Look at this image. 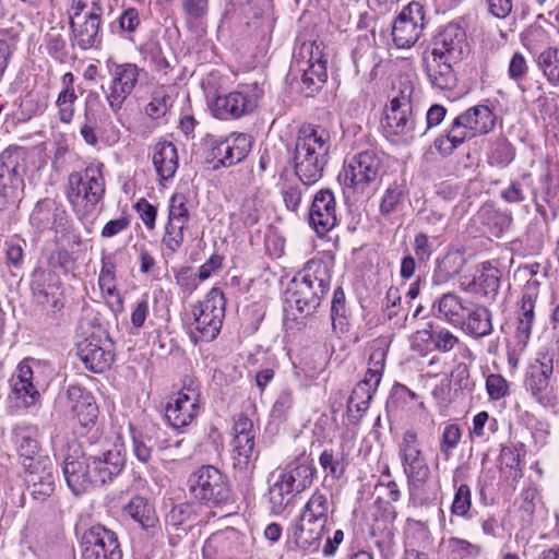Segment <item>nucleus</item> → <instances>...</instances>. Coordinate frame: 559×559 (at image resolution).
Returning <instances> with one entry per match:
<instances>
[{
	"instance_id": "f257e3e1",
	"label": "nucleus",
	"mask_w": 559,
	"mask_h": 559,
	"mask_svg": "<svg viewBox=\"0 0 559 559\" xmlns=\"http://www.w3.org/2000/svg\"><path fill=\"white\" fill-rule=\"evenodd\" d=\"M331 135L322 127L307 124L299 129L293 154L295 175L305 186H311L323 176L329 162Z\"/></svg>"
},
{
	"instance_id": "f03ea898",
	"label": "nucleus",
	"mask_w": 559,
	"mask_h": 559,
	"mask_svg": "<svg viewBox=\"0 0 559 559\" xmlns=\"http://www.w3.org/2000/svg\"><path fill=\"white\" fill-rule=\"evenodd\" d=\"M331 284V272L322 260H310L290 281L286 304L300 314L309 316L320 306Z\"/></svg>"
},
{
	"instance_id": "7ed1b4c3",
	"label": "nucleus",
	"mask_w": 559,
	"mask_h": 559,
	"mask_svg": "<svg viewBox=\"0 0 559 559\" xmlns=\"http://www.w3.org/2000/svg\"><path fill=\"white\" fill-rule=\"evenodd\" d=\"M496 117L488 106L477 105L456 116L444 134L433 141L436 151L449 156L465 141L490 132Z\"/></svg>"
},
{
	"instance_id": "20e7f679",
	"label": "nucleus",
	"mask_w": 559,
	"mask_h": 559,
	"mask_svg": "<svg viewBox=\"0 0 559 559\" xmlns=\"http://www.w3.org/2000/svg\"><path fill=\"white\" fill-rule=\"evenodd\" d=\"M103 167L100 163L91 164L83 173L73 171L68 177L67 199L80 218L91 214L104 198Z\"/></svg>"
},
{
	"instance_id": "39448f33",
	"label": "nucleus",
	"mask_w": 559,
	"mask_h": 559,
	"mask_svg": "<svg viewBox=\"0 0 559 559\" xmlns=\"http://www.w3.org/2000/svg\"><path fill=\"white\" fill-rule=\"evenodd\" d=\"M104 9L100 0H73L70 9V28L73 45L82 50L98 48L102 44L100 25Z\"/></svg>"
},
{
	"instance_id": "423d86ee",
	"label": "nucleus",
	"mask_w": 559,
	"mask_h": 559,
	"mask_svg": "<svg viewBox=\"0 0 559 559\" xmlns=\"http://www.w3.org/2000/svg\"><path fill=\"white\" fill-rule=\"evenodd\" d=\"M225 310L226 299L223 290L213 287L202 301L192 307L191 341L198 344L215 340L222 330Z\"/></svg>"
},
{
	"instance_id": "0eeeda50",
	"label": "nucleus",
	"mask_w": 559,
	"mask_h": 559,
	"mask_svg": "<svg viewBox=\"0 0 559 559\" xmlns=\"http://www.w3.org/2000/svg\"><path fill=\"white\" fill-rule=\"evenodd\" d=\"M191 496L207 507L225 504L230 499V485L226 475L213 465H203L188 479Z\"/></svg>"
},
{
	"instance_id": "6e6552de",
	"label": "nucleus",
	"mask_w": 559,
	"mask_h": 559,
	"mask_svg": "<svg viewBox=\"0 0 559 559\" xmlns=\"http://www.w3.org/2000/svg\"><path fill=\"white\" fill-rule=\"evenodd\" d=\"M263 94V87L258 82L241 84L234 92L217 95L210 108L217 119H239L255 111Z\"/></svg>"
},
{
	"instance_id": "1a4fd4ad",
	"label": "nucleus",
	"mask_w": 559,
	"mask_h": 559,
	"mask_svg": "<svg viewBox=\"0 0 559 559\" xmlns=\"http://www.w3.org/2000/svg\"><path fill=\"white\" fill-rule=\"evenodd\" d=\"M253 546L249 532L226 527L210 535L202 548L203 559H248Z\"/></svg>"
},
{
	"instance_id": "9d476101",
	"label": "nucleus",
	"mask_w": 559,
	"mask_h": 559,
	"mask_svg": "<svg viewBox=\"0 0 559 559\" xmlns=\"http://www.w3.org/2000/svg\"><path fill=\"white\" fill-rule=\"evenodd\" d=\"M78 356L85 368L94 373L108 370L115 360V346L106 330L94 326L76 343Z\"/></svg>"
},
{
	"instance_id": "9b49d317",
	"label": "nucleus",
	"mask_w": 559,
	"mask_h": 559,
	"mask_svg": "<svg viewBox=\"0 0 559 559\" xmlns=\"http://www.w3.org/2000/svg\"><path fill=\"white\" fill-rule=\"evenodd\" d=\"M382 173V159L373 150L354 155L343 168V183L356 192L365 193L376 185Z\"/></svg>"
},
{
	"instance_id": "f8f14e48",
	"label": "nucleus",
	"mask_w": 559,
	"mask_h": 559,
	"mask_svg": "<svg viewBox=\"0 0 559 559\" xmlns=\"http://www.w3.org/2000/svg\"><path fill=\"white\" fill-rule=\"evenodd\" d=\"M110 81L107 87L100 86L109 108L117 114L123 106L126 99L133 92L140 74V69L133 63H112L108 67Z\"/></svg>"
},
{
	"instance_id": "ddd939ff",
	"label": "nucleus",
	"mask_w": 559,
	"mask_h": 559,
	"mask_svg": "<svg viewBox=\"0 0 559 559\" xmlns=\"http://www.w3.org/2000/svg\"><path fill=\"white\" fill-rule=\"evenodd\" d=\"M399 453L409 484L415 487L423 486L430 476V467L423 454L416 431L406 430L403 433Z\"/></svg>"
},
{
	"instance_id": "4468645a",
	"label": "nucleus",
	"mask_w": 559,
	"mask_h": 559,
	"mask_svg": "<svg viewBox=\"0 0 559 559\" xmlns=\"http://www.w3.org/2000/svg\"><path fill=\"white\" fill-rule=\"evenodd\" d=\"M426 25L425 10L419 2L408 3L395 19L392 27L397 48H411L420 38Z\"/></svg>"
},
{
	"instance_id": "2eb2a0df",
	"label": "nucleus",
	"mask_w": 559,
	"mask_h": 559,
	"mask_svg": "<svg viewBox=\"0 0 559 559\" xmlns=\"http://www.w3.org/2000/svg\"><path fill=\"white\" fill-rule=\"evenodd\" d=\"M82 559H122L115 532L97 524L82 536Z\"/></svg>"
},
{
	"instance_id": "dca6fc26",
	"label": "nucleus",
	"mask_w": 559,
	"mask_h": 559,
	"mask_svg": "<svg viewBox=\"0 0 559 559\" xmlns=\"http://www.w3.org/2000/svg\"><path fill=\"white\" fill-rule=\"evenodd\" d=\"M468 53V43L463 27L455 23L443 26L431 40L430 55L448 61H461Z\"/></svg>"
},
{
	"instance_id": "f3484780",
	"label": "nucleus",
	"mask_w": 559,
	"mask_h": 559,
	"mask_svg": "<svg viewBox=\"0 0 559 559\" xmlns=\"http://www.w3.org/2000/svg\"><path fill=\"white\" fill-rule=\"evenodd\" d=\"M418 112L414 109L386 107L384 110L383 129L391 141L409 143L420 134Z\"/></svg>"
},
{
	"instance_id": "a211bd4d",
	"label": "nucleus",
	"mask_w": 559,
	"mask_h": 559,
	"mask_svg": "<svg viewBox=\"0 0 559 559\" xmlns=\"http://www.w3.org/2000/svg\"><path fill=\"white\" fill-rule=\"evenodd\" d=\"M251 151V139L246 133H231L211 148L210 156L216 163L214 170L241 163Z\"/></svg>"
},
{
	"instance_id": "6ab92c4d",
	"label": "nucleus",
	"mask_w": 559,
	"mask_h": 559,
	"mask_svg": "<svg viewBox=\"0 0 559 559\" xmlns=\"http://www.w3.org/2000/svg\"><path fill=\"white\" fill-rule=\"evenodd\" d=\"M62 471L68 487L75 496L83 495L98 486L85 453L68 454L63 461Z\"/></svg>"
},
{
	"instance_id": "aec40b11",
	"label": "nucleus",
	"mask_w": 559,
	"mask_h": 559,
	"mask_svg": "<svg viewBox=\"0 0 559 559\" xmlns=\"http://www.w3.org/2000/svg\"><path fill=\"white\" fill-rule=\"evenodd\" d=\"M338 222L336 201L330 189L319 190L309 211V223L319 236H324Z\"/></svg>"
},
{
	"instance_id": "412c9836",
	"label": "nucleus",
	"mask_w": 559,
	"mask_h": 559,
	"mask_svg": "<svg viewBox=\"0 0 559 559\" xmlns=\"http://www.w3.org/2000/svg\"><path fill=\"white\" fill-rule=\"evenodd\" d=\"M26 148L10 145L0 154V193L8 198L9 190L22 181L25 173Z\"/></svg>"
},
{
	"instance_id": "4be33fe9",
	"label": "nucleus",
	"mask_w": 559,
	"mask_h": 559,
	"mask_svg": "<svg viewBox=\"0 0 559 559\" xmlns=\"http://www.w3.org/2000/svg\"><path fill=\"white\" fill-rule=\"evenodd\" d=\"M97 485H104L117 477L124 467L126 459L120 449L114 448L99 454L87 455Z\"/></svg>"
},
{
	"instance_id": "5701e85b",
	"label": "nucleus",
	"mask_w": 559,
	"mask_h": 559,
	"mask_svg": "<svg viewBox=\"0 0 559 559\" xmlns=\"http://www.w3.org/2000/svg\"><path fill=\"white\" fill-rule=\"evenodd\" d=\"M66 395L71 411L75 414L82 426L95 423L98 407L88 391L81 385L72 384L68 386Z\"/></svg>"
},
{
	"instance_id": "b1692460",
	"label": "nucleus",
	"mask_w": 559,
	"mask_h": 559,
	"mask_svg": "<svg viewBox=\"0 0 559 559\" xmlns=\"http://www.w3.org/2000/svg\"><path fill=\"white\" fill-rule=\"evenodd\" d=\"M426 73L432 87L451 91L456 86L457 78L453 69L455 61H448L430 55L426 58Z\"/></svg>"
},
{
	"instance_id": "393cba45",
	"label": "nucleus",
	"mask_w": 559,
	"mask_h": 559,
	"mask_svg": "<svg viewBox=\"0 0 559 559\" xmlns=\"http://www.w3.org/2000/svg\"><path fill=\"white\" fill-rule=\"evenodd\" d=\"M167 448V440L162 438L159 429L132 430V452L140 462L148 463L155 450L163 451Z\"/></svg>"
},
{
	"instance_id": "a878e982",
	"label": "nucleus",
	"mask_w": 559,
	"mask_h": 559,
	"mask_svg": "<svg viewBox=\"0 0 559 559\" xmlns=\"http://www.w3.org/2000/svg\"><path fill=\"white\" fill-rule=\"evenodd\" d=\"M33 374L31 360L24 359L19 364L16 373L11 380L12 392L25 406L33 405L39 399V392L33 383Z\"/></svg>"
},
{
	"instance_id": "bb28decb",
	"label": "nucleus",
	"mask_w": 559,
	"mask_h": 559,
	"mask_svg": "<svg viewBox=\"0 0 559 559\" xmlns=\"http://www.w3.org/2000/svg\"><path fill=\"white\" fill-rule=\"evenodd\" d=\"M325 525L326 524L317 520H310L300 514L292 527V536L295 545L302 550L317 547L321 540Z\"/></svg>"
},
{
	"instance_id": "cd10ccee",
	"label": "nucleus",
	"mask_w": 559,
	"mask_h": 559,
	"mask_svg": "<svg viewBox=\"0 0 559 559\" xmlns=\"http://www.w3.org/2000/svg\"><path fill=\"white\" fill-rule=\"evenodd\" d=\"M478 273L476 280L469 282L465 287L464 283L461 286L465 290L478 294L486 299H493L499 290L500 271L486 261L480 264Z\"/></svg>"
},
{
	"instance_id": "c85d7f7f",
	"label": "nucleus",
	"mask_w": 559,
	"mask_h": 559,
	"mask_svg": "<svg viewBox=\"0 0 559 559\" xmlns=\"http://www.w3.org/2000/svg\"><path fill=\"white\" fill-rule=\"evenodd\" d=\"M153 165L159 180L171 179L178 169V152L173 142L159 141L154 145Z\"/></svg>"
},
{
	"instance_id": "c756f323",
	"label": "nucleus",
	"mask_w": 559,
	"mask_h": 559,
	"mask_svg": "<svg viewBox=\"0 0 559 559\" xmlns=\"http://www.w3.org/2000/svg\"><path fill=\"white\" fill-rule=\"evenodd\" d=\"M316 468L313 461L302 454L292 461L280 473L300 492L311 486L314 478Z\"/></svg>"
},
{
	"instance_id": "7c9ffc66",
	"label": "nucleus",
	"mask_w": 559,
	"mask_h": 559,
	"mask_svg": "<svg viewBox=\"0 0 559 559\" xmlns=\"http://www.w3.org/2000/svg\"><path fill=\"white\" fill-rule=\"evenodd\" d=\"M102 102L99 95L95 92H90L85 99L84 107V122L81 126L80 133L88 145H96L98 138L96 129L102 121Z\"/></svg>"
},
{
	"instance_id": "2f4dec72",
	"label": "nucleus",
	"mask_w": 559,
	"mask_h": 559,
	"mask_svg": "<svg viewBox=\"0 0 559 559\" xmlns=\"http://www.w3.org/2000/svg\"><path fill=\"white\" fill-rule=\"evenodd\" d=\"M475 219L481 226L483 233L493 237H500L511 224V217L497 210L492 204H484Z\"/></svg>"
},
{
	"instance_id": "473e14b6",
	"label": "nucleus",
	"mask_w": 559,
	"mask_h": 559,
	"mask_svg": "<svg viewBox=\"0 0 559 559\" xmlns=\"http://www.w3.org/2000/svg\"><path fill=\"white\" fill-rule=\"evenodd\" d=\"M200 405L193 404L176 396L166 406L165 418L175 428L190 425L199 415Z\"/></svg>"
},
{
	"instance_id": "72a5a7b5",
	"label": "nucleus",
	"mask_w": 559,
	"mask_h": 559,
	"mask_svg": "<svg viewBox=\"0 0 559 559\" xmlns=\"http://www.w3.org/2000/svg\"><path fill=\"white\" fill-rule=\"evenodd\" d=\"M457 326L475 337L485 336L492 330L489 311L471 302L464 316V324Z\"/></svg>"
},
{
	"instance_id": "f704fd0d",
	"label": "nucleus",
	"mask_w": 559,
	"mask_h": 559,
	"mask_svg": "<svg viewBox=\"0 0 559 559\" xmlns=\"http://www.w3.org/2000/svg\"><path fill=\"white\" fill-rule=\"evenodd\" d=\"M471 302L461 299L454 293H447L438 300V312L445 321L457 326L464 324V316Z\"/></svg>"
},
{
	"instance_id": "c9c22d12",
	"label": "nucleus",
	"mask_w": 559,
	"mask_h": 559,
	"mask_svg": "<svg viewBox=\"0 0 559 559\" xmlns=\"http://www.w3.org/2000/svg\"><path fill=\"white\" fill-rule=\"evenodd\" d=\"M552 369V358L548 354H542L530 366L526 372L530 376L528 385L532 388L533 396L537 400H540L539 394L548 386Z\"/></svg>"
},
{
	"instance_id": "e433bc0d",
	"label": "nucleus",
	"mask_w": 559,
	"mask_h": 559,
	"mask_svg": "<svg viewBox=\"0 0 559 559\" xmlns=\"http://www.w3.org/2000/svg\"><path fill=\"white\" fill-rule=\"evenodd\" d=\"M297 493L299 491L289 484L283 474H280L269 488V502L272 513L281 514Z\"/></svg>"
},
{
	"instance_id": "4c0bfd02",
	"label": "nucleus",
	"mask_w": 559,
	"mask_h": 559,
	"mask_svg": "<svg viewBox=\"0 0 559 559\" xmlns=\"http://www.w3.org/2000/svg\"><path fill=\"white\" fill-rule=\"evenodd\" d=\"M378 385L379 384H376L374 381L368 380L366 377L364 380L358 382L348 399V412H353L355 409L360 418L367 412Z\"/></svg>"
},
{
	"instance_id": "58836bf2",
	"label": "nucleus",
	"mask_w": 559,
	"mask_h": 559,
	"mask_svg": "<svg viewBox=\"0 0 559 559\" xmlns=\"http://www.w3.org/2000/svg\"><path fill=\"white\" fill-rule=\"evenodd\" d=\"M123 513L138 522L142 528H153L157 523L154 510L142 497H133L123 508Z\"/></svg>"
},
{
	"instance_id": "ea45409f",
	"label": "nucleus",
	"mask_w": 559,
	"mask_h": 559,
	"mask_svg": "<svg viewBox=\"0 0 559 559\" xmlns=\"http://www.w3.org/2000/svg\"><path fill=\"white\" fill-rule=\"evenodd\" d=\"M417 341H421L424 343L432 342L435 349L442 353L450 352L459 343V338L449 330L443 328L433 331H417L415 335L414 345L416 344Z\"/></svg>"
},
{
	"instance_id": "a19ab883",
	"label": "nucleus",
	"mask_w": 559,
	"mask_h": 559,
	"mask_svg": "<svg viewBox=\"0 0 559 559\" xmlns=\"http://www.w3.org/2000/svg\"><path fill=\"white\" fill-rule=\"evenodd\" d=\"M415 86L413 81L407 76H400L392 87V96L388 107L401 109H414L413 97Z\"/></svg>"
},
{
	"instance_id": "79ce46f5",
	"label": "nucleus",
	"mask_w": 559,
	"mask_h": 559,
	"mask_svg": "<svg viewBox=\"0 0 559 559\" xmlns=\"http://www.w3.org/2000/svg\"><path fill=\"white\" fill-rule=\"evenodd\" d=\"M386 358L385 344L381 340H376L370 346V355L368 358V369L366 378L379 384L384 371Z\"/></svg>"
},
{
	"instance_id": "37998d69",
	"label": "nucleus",
	"mask_w": 559,
	"mask_h": 559,
	"mask_svg": "<svg viewBox=\"0 0 559 559\" xmlns=\"http://www.w3.org/2000/svg\"><path fill=\"white\" fill-rule=\"evenodd\" d=\"M465 260L459 252L448 253L437 260V267L433 274L436 283L449 281L462 271Z\"/></svg>"
},
{
	"instance_id": "c03bdc74",
	"label": "nucleus",
	"mask_w": 559,
	"mask_h": 559,
	"mask_svg": "<svg viewBox=\"0 0 559 559\" xmlns=\"http://www.w3.org/2000/svg\"><path fill=\"white\" fill-rule=\"evenodd\" d=\"M499 459L503 476L512 481H519L523 476L519 451L510 447H503Z\"/></svg>"
},
{
	"instance_id": "a18cd8bd",
	"label": "nucleus",
	"mask_w": 559,
	"mask_h": 559,
	"mask_svg": "<svg viewBox=\"0 0 559 559\" xmlns=\"http://www.w3.org/2000/svg\"><path fill=\"white\" fill-rule=\"evenodd\" d=\"M329 510L330 502L326 495L320 490H316L306 503L301 515L326 524Z\"/></svg>"
},
{
	"instance_id": "49530a36",
	"label": "nucleus",
	"mask_w": 559,
	"mask_h": 559,
	"mask_svg": "<svg viewBox=\"0 0 559 559\" xmlns=\"http://www.w3.org/2000/svg\"><path fill=\"white\" fill-rule=\"evenodd\" d=\"M537 66L551 84L559 85V48L550 47L540 52Z\"/></svg>"
},
{
	"instance_id": "de8ad7c7",
	"label": "nucleus",
	"mask_w": 559,
	"mask_h": 559,
	"mask_svg": "<svg viewBox=\"0 0 559 559\" xmlns=\"http://www.w3.org/2000/svg\"><path fill=\"white\" fill-rule=\"evenodd\" d=\"M298 70L302 72L301 83L308 94L319 91L328 78L326 66L323 63L304 66Z\"/></svg>"
},
{
	"instance_id": "09e8293b",
	"label": "nucleus",
	"mask_w": 559,
	"mask_h": 559,
	"mask_svg": "<svg viewBox=\"0 0 559 559\" xmlns=\"http://www.w3.org/2000/svg\"><path fill=\"white\" fill-rule=\"evenodd\" d=\"M55 463L50 457H41L31 468H26V483H50L55 485Z\"/></svg>"
},
{
	"instance_id": "8fccbe9b",
	"label": "nucleus",
	"mask_w": 559,
	"mask_h": 559,
	"mask_svg": "<svg viewBox=\"0 0 559 559\" xmlns=\"http://www.w3.org/2000/svg\"><path fill=\"white\" fill-rule=\"evenodd\" d=\"M58 210L55 200L48 198L39 200L31 214V223L37 228H46L51 223L52 216L58 215Z\"/></svg>"
},
{
	"instance_id": "3c124183",
	"label": "nucleus",
	"mask_w": 559,
	"mask_h": 559,
	"mask_svg": "<svg viewBox=\"0 0 559 559\" xmlns=\"http://www.w3.org/2000/svg\"><path fill=\"white\" fill-rule=\"evenodd\" d=\"M233 447H254L253 423L243 414H240L234 424Z\"/></svg>"
},
{
	"instance_id": "603ef678",
	"label": "nucleus",
	"mask_w": 559,
	"mask_h": 559,
	"mask_svg": "<svg viewBox=\"0 0 559 559\" xmlns=\"http://www.w3.org/2000/svg\"><path fill=\"white\" fill-rule=\"evenodd\" d=\"M321 467L328 472L332 478L340 479L346 469V462L342 452H334L331 450H324L319 457Z\"/></svg>"
},
{
	"instance_id": "864d4df0",
	"label": "nucleus",
	"mask_w": 559,
	"mask_h": 559,
	"mask_svg": "<svg viewBox=\"0 0 559 559\" xmlns=\"http://www.w3.org/2000/svg\"><path fill=\"white\" fill-rule=\"evenodd\" d=\"M294 403V391L290 388H283L276 395L270 413L271 417L278 421L287 420Z\"/></svg>"
},
{
	"instance_id": "5fc2aeb1",
	"label": "nucleus",
	"mask_w": 559,
	"mask_h": 559,
	"mask_svg": "<svg viewBox=\"0 0 559 559\" xmlns=\"http://www.w3.org/2000/svg\"><path fill=\"white\" fill-rule=\"evenodd\" d=\"M450 377L455 395H459V393H471L475 386V382L471 378L469 368L464 362L457 364L451 371Z\"/></svg>"
},
{
	"instance_id": "6e6d98bb",
	"label": "nucleus",
	"mask_w": 559,
	"mask_h": 559,
	"mask_svg": "<svg viewBox=\"0 0 559 559\" xmlns=\"http://www.w3.org/2000/svg\"><path fill=\"white\" fill-rule=\"evenodd\" d=\"M19 455L23 467L31 468L36 464L44 455L39 454L38 442L29 437H24L19 444Z\"/></svg>"
},
{
	"instance_id": "4d7b16f0",
	"label": "nucleus",
	"mask_w": 559,
	"mask_h": 559,
	"mask_svg": "<svg viewBox=\"0 0 559 559\" xmlns=\"http://www.w3.org/2000/svg\"><path fill=\"white\" fill-rule=\"evenodd\" d=\"M187 225L180 223L167 222L162 243L171 253L176 252L183 243V230Z\"/></svg>"
},
{
	"instance_id": "13d9d810",
	"label": "nucleus",
	"mask_w": 559,
	"mask_h": 559,
	"mask_svg": "<svg viewBox=\"0 0 559 559\" xmlns=\"http://www.w3.org/2000/svg\"><path fill=\"white\" fill-rule=\"evenodd\" d=\"M462 438V430L457 424H448L440 440V452L448 460Z\"/></svg>"
},
{
	"instance_id": "bf43d9fd",
	"label": "nucleus",
	"mask_w": 559,
	"mask_h": 559,
	"mask_svg": "<svg viewBox=\"0 0 559 559\" xmlns=\"http://www.w3.org/2000/svg\"><path fill=\"white\" fill-rule=\"evenodd\" d=\"M190 219L187 198L181 193L171 197L168 209V221L187 225Z\"/></svg>"
},
{
	"instance_id": "052dcab7",
	"label": "nucleus",
	"mask_w": 559,
	"mask_h": 559,
	"mask_svg": "<svg viewBox=\"0 0 559 559\" xmlns=\"http://www.w3.org/2000/svg\"><path fill=\"white\" fill-rule=\"evenodd\" d=\"M405 191L403 187L396 182L389 186L380 203V213L389 215L393 213L397 205L403 201Z\"/></svg>"
},
{
	"instance_id": "680f3d73",
	"label": "nucleus",
	"mask_w": 559,
	"mask_h": 559,
	"mask_svg": "<svg viewBox=\"0 0 559 559\" xmlns=\"http://www.w3.org/2000/svg\"><path fill=\"white\" fill-rule=\"evenodd\" d=\"M233 224L236 221H240L245 227H252L260 219V212L258 209L257 201L254 199H246L238 213L233 214L231 216Z\"/></svg>"
},
{
	"instance_id": "e2e57ef3",
	"label": "nucleus",
	"mask_w": 559,
	"mask_h": 559,
	"mask_svg": "<svg viewBox=\"0 0 559 559\" xmlns=\"http://www.w3.org/2000/svg\"><path fill=\"white\" fill-rule=\"evenodd\" d=\"M78 99L75 91H61L57 97L59 119L63 123H69L74 116V103Z\"/></svg>"
},
{
	"instance_id": "0e129e2a",
	"label": "nucleus",
	"mask_w": 559,
	"mask_h": 559,
	"mask_svg": "<svg viewBox=\"0 0 559 559\" xmlns=\"http://www.w3.org/2000/svg\"><path fill=\"white\" fill-rule=\"evenodd\" d=\"M257 457L258 453H255L254 447H233V466L238 471H247L253 467V462Z\"/></svg>"
},
{
	"instance_id": "69168bd1",
	"label": "nucleus",
	"mask_w": 559,
	"mask_h": 559,
	"mask_svg": "<svg viewBox=\"0 0 559 559\" xmlns=\"http://www.w3.org/2000/svg\"><path fill=\"white\" fill-rule=\"evenodd\" d=\"M26 241L19 237H13L5 241V257L9 265L21 269L24 261V248Z\"/></svg>"
},
{
	"instance_id": "338daca9",
	"label": "nucleus",
	"mask_w": 559,
	"mask_h": 559,
	"mask_svg": "<svg viewBox=\"0 0 559 559\" xmlns=\"http://www.w3.org/2000/svg\"><path fill=\"white\" fill-rule=\"evenodd\" d=\"M210 0H181V8L187 21H199L207 15Z\"/></svg>"
},
{
	"instance_id": "774afa93",
	"label": "nucleus",
	"mask_w": 559,
	"mask_h": 559,
	"mask_svg": "<svg viewBox=\"0 0 559 559\" xmlns=\"http://www.w3.org/2000/svg\"><path fill=\"white\" fill-rule=\"evenodd\" d=\"M514 157L512 147L506 142H498L488 155V162L491 166L506 167Z\"/></svg>"
}]
</instances>
